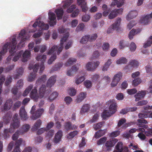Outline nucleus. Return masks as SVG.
I'll use <instances>...</instances> for the list:
<instances>
[{"instance_id":"412c9836","label":"nucleus","mask_w":152,"mask_h":152,"mask_svg":"<svg viewBox=\"0 0 152 152\" xmlns=\"http://www.w3.org/2000/svg\"><path fill=\"white\" fill-rule=\"evenodd\" d=\"M31 54L30 51L26 50L23 53L22 55V61L23 62H26L27 61Z\"/></svg>"},{"instance_id":"a878e982","label":"nucleus","mask_w":152,"mask_h":152,"mask_svg":"<svg viewBox=\"0 0 152 152\" xmlns=\"http://www.w3.org/2000/svg\"><path fill=\"white\" fill-rule=\"evenodd\" d=\"M58 19H61L64 13V11L62 9H57L55 11Z\"/></svg>"},{"instance_id":"39448f33","label":"nucleus","mask_w":152,"mask_h":152,"mask_svg":"<svg viewBox=\"0 0 152 152\" xmlns=\"http://www.w3.org/2000/svg\"><path fill=\"white\" fill-rule=\"evenodd\" d=\"M121 21V19L119 18H118L115 23L112 25L110 27L108 28L107 33L108 34L110 33L114 30H118L119 28Z\"/></svg>"},{"instance_id":"774afa93","label":"nucleus","mask_w":152,"mask_h":152,"mask_svg":"<svg viewBox=\"0 0 152 152\" xmlns=\"http://www.w3.org/2000/svg\"><path fill=\"white\" fill-rule=\"evenodd\" d=\"M120 132L119 131H116L112 132L110 136L111 137H114L118 136L120 134Z\"/></svg>"},{"instance_id":"393cba45","label":"nucleus","mask_w":152,"mask_h":152,"mask_svg":"<svg viewBox=\"0 0 152 152\" xmlns=\"http://www.w3.org/2000/svg\"><path fill=\"white\" fill-rule=\"evenodd\" d=\"M117 104L116 103H111L109 107V111H110L112 114L115 113L117 110Z\"/></svg>"},{"instance_id":"c03bdc74","label":"nucleus","mask_w":152,"mask_h":152,"mask_svg":"<svg viewBox=\"0 0 152 152\" xmlns=\"http://www.w3.org/2000/svg\"><path fill=\"white\" fill-rule=\"evenodd\" d=\"M89 35H85L83 36L80 42L82 44H85L88 41H89Z\"/></svg>"},{"instance_id":"5701e85b","label":"nucleus","mask_w":152,"mask_h":152,"mask_svg":"<svg viewBox=\"0 0 152 152\" xmlns=\"http://www.w3.org/2000/svg\"><path fill=\"white\" fill-rule=\"evenodd\" d=\"M86 94L84 92L80 93L77 96V98L76 100L77 103L81 102L86 97Z\"/></svg>"},{"instance_id":"0e129e2a","label":"nucleus","mask_w":152,"mask_h":152,"mask_svg":"<svg viewBox=\"0 0 152 152\" xmlns=\"http://www.w3.org/2000/svg\"><path fill=\"white\" fill-rule=\"evenodd\" d=\"M85 79V78L83 76H81L79 78L76 79L75 83L77 84H79L82 82H83Z\"/></svg>"},{"instance_id":"680f3d73","label":"nucleus","mask_w":152,"mask_h":152,"mask_svg":"<svg viewBox=\"0 0 152 152\" xmlns=\"http://www.w3.org/2000/svg\"><path fill=\"white\" fill-rule=\"evenodd\" d=\"M135 30L133 29L129 32V37L130 39L131 40L133 38V37L135 34Z\"/></svg>"},{"instance_id":"1a4fd4ad","label":"nucleus","mask_w":152,"mask_h":152,"mask_svg":"<svg viewBox=\"0 0 152 152\" xmlns=\"http://www.w3.org/2000/svg\"><path fill=\"white\" fill-rule=\"evenodd\" d=\"M48 15L49 19L50 20L49 23L51 26H53L56 23V15L53 12L49 13Z\"/></svg>"},{"instance_id":"58836bf2","label":"nucleus","mask_w":152,"mask_h":152,"mask_svg":"<svg viewBox=\"0 0 152 152\" xmlns=\"http://www.w3.org/2000/svg\"><path fill=\"white\" fill-rule=\"evenodd\" d=\"M23 53V50L20 51L19 52L16 54L15 53V55L14 56L13 58V61L15 62L17 61L19 59V58L21 57Z\"/></svg>"},{"instance_id":"dca6fc26","label":"nucleus","mask_w":152,"mask_h":152,"mask_svg":"<svg viewBox=\"0 0 152 152\" xmlns=\"http://www.w3.org/2000/svg\"><path fill=\"white\" fill-rule=\"evenodd\" d=\"M146 94V91H139L135 95V101L136 102L138 101L143 99Z\"/></svg>"},{"instance_id":"473e14b6","label":"nucleus","mask_w":152,"mask_h":152,"mask_svg":"<svg viewBox=\"0 0 152 152\" xmlns=\"http://www.w3.org/2000/svg\"><path fill=\"white\" fill-rule=\"evenodd\" d=\"M38 27L41 28L43 30H48L49 28V26L47 24H45L43 22L39 21V22Z\"/></svg>"},{"instance_id":"f3484780","label":"nucleus","mask_w":152,"mask_h":152,"mask_svg":"<svg viewBox=\"0 0 152 152\" xmlns=\"http://www.w3.org/2000/svg\"><path fill=\"white\" fill-rule=\"evenodd\" d=\"M56 76H53L49 78L47 83V88L49 87L48 88H50L54 85L56 80Z\"/></svg>"},{"instance_id":"6e6552de","label":"nucleus","mask_w":152,"mask_h":152,"mask_svg":"<svg viewBox=\"0 0 152 152\" xmlns=\"http://www.w3.org/2000/svg\"><path fill=\"white\" fill-rule=\"evenodd\" d=\"M152 18L150 14L141 16L139 22L143 25H147L150 22V20Z\"/></svg>"},{"instance_id":"9b49d317","label":"nucleus","mask_w":152,"mask_h":152,"mask_svg":"<svg viewBox=\"0 0 152 152\" xmlns=\"http://www.w3.org/2000/svg\"><path fill=\"white\" fill-rule=\"evenodd\" d=\"M63 132L61 130H58L55 135L53 140V142L54 143L57 144L61 140Z\"/></svg>"},{"instance_id":"bb28decb","label":"nucleus","mask_w":152,"mask_h":152,"mask_svg":"<svg viewBox=\"0 0 152 152\" xmlns=\"http://www.w3.org/2000/svg\"><path fill=\"white\" fill-rule=\"evenodd\" d=\"M46 75H45L42 76L36 81V84L37 85H38L41 83H45L46 80Z\"/></svg>"},{"instance_id":"aec40b11","label":"nucleus","mask_w":152,"mask_h":152,"mask_svg":"<svg viewBox=\"0 0 152 152\" xmlns=\"http://www.w3.org/2000/svg\"><path fill=\"white\" fill-rule=\"evenodd\" d=\"M47 58V56L46 55H41L40 54H38L36 59L37 61H41V65L40 66H44V63L45 61Z\"/></svg>"},{"instance_id":"a18cd8bd","label":"nucleus","mask_w":152,"mask_h":152,"mask_svg":"<svg viewBox=\"0 0 152 152\" xmlns=\"http://www.w3.org/2000/svg\"><path fill=\"white\" fill-rule=\"evenodd\" d=\"M104 123V122H101L95 124L93 126V128L96 130L99 129L101 128Z\"/></svg>"},{"instance_id":"e433bc0d","label":"nucleus","mask_w":152,"mask_h":152,"mask_svg":"<svg viewBox=\"0 0 152 152\" xmlns=\"http://www.w3.org/2000/svg\"><path fill=\"white\" fill-rule=\"evenodd\" d=\"M76 59L75 58H70L67 61L65 64V66H69L75 63L76 61Z\"/></svg>"},{"instance_id":"603ef678","label":"nucleus","mask_w":152,"mask_h":152,"mask_svg":"<svg viewBox=\"0 0 152 152\" xmlns=\"http://www.w3.org/2000/svg\"><path fill=\"white\" fill-rule=\"evenodd\" d=\"M141 82V79L139 78H137L135 79L133 81L132 83V85L135 86H137L140 84Z\"/></svg>"},{"instance_id":"7c9ffc66","label":"nucleus","mask_w":152,"mask_h":152,"mask_svg":"<svg viewBox=\"0 0 152 152\" xmlns=\"http://www.w3.org/2000/svg\"><path fill=\"white\" fill-rule=\"evenodd\" d=\"M114 2H113L111 4V5L114 6L115 5H117V7H121L124 3V0H119L118 1V0H113Z\"/></svg>"},{"instance_id":"ddd939ff","label":"nucleus","mask_w":152,"mask_h":152,"mask_svg":"<svg viewBox=\"0 0 152 152\" xmlns=\"http://www.w3.org/2000/svg\"><path fill=\"white\" fill-rule=\"evenodd\" d=\"M78 69L77 67H70L67 68L66 75L68 76H72L76 73Z\"/></svg>"},{"instance_id":"6e6d98bb","label":"nucleus","mask_w":152,"mask_h":152,"mask_svg":"<svg viewBox=\"0 0 152 152\" xmlns=\"http://www.w3.org/2000/svg\"><path fill=\"white\" fill-rule=\"evenodd\" d=\"M7 45H5L2 48V49L0 52V61L1 60V55L7 51Z\"/></svg>"},{"instance_id":"2eb2a0df","label":"nucleus","mask_w":152,"mask_h":152,"mask_svg":"<svg viewBox=\"0 0 152 152\" xmlns=\"http://www.w3.org/2000/svg\"><path fill=\"white\" fill-rule=\"evenodd\" d=\"M138 15V12L136 10H133L130 11L127 15L126 18L129 20L136 18Z\"/></svg>"},{"instance_id":"4be33fe9","label":"nucleus","mask_w":152,"mask_h":152,"mask_svg":"<svg viewBox=\"0 0 152 152\" xmlns=\"http://www.w3.org/2000/svg\"><path fill=\"white\" fill-rule=\"evenodd\" d=\"M14 132V129L12 128H10L9 129H5L4 132L3 137L4 138L6 139L8 138L10 136L9 133H12Z\"/></svg>"},{"instance_id":"bf43d9fd","label":"nucleus","mask_w":152,"mask_h":152,"mask_svg":"<svg viewBox=\"0 0 152 152\" xmlns=\"http://www.w3.org/2000/svg\"><path fill=\"white\" fill-rule=\"evenodd\" d=\"M89 41L90 42H93L97 38L98 36L96 33L92 34L91 36L89 35Z\"/></svg>"},{"instance_id":"c9c22d12","label":"nucleus","mask_w":152,"mask_h":152,"mask_svg":"<svg viewBox=\"0 0 152 152\" xmlns=\"http://www.w3.org/2000/svg\"><path fill=\"white\" fill-rule=\"evenodd\" d=\"M30 126L28 124H26L23 125L21 127L20 132L21 134L23 133L28 131L30 128Z\"/></svg>"},{"instance_id":"5fc2aeb1","label":"nucleus","mask_w":152,"mask_h":152,"mask_svg":"<svg viewBox=\"0 0 152 152\" xmlns=\"http://www.w3.org/2000/svg\"><path fill=\"white\" fill-rule=\"evenodd\" d=\"M21 134V132L19 131H17L12 136V139L13 140H16L18 138L20 134Z\"/></svg>"},{"instance_id":"6ab92c4d","label":"nucleus","mask_w":152,"mask_h":152,"mask_svg":"<svg viewBox=\"0 0 152 152\" xmlns=\"http://www.w3.org/2000/svg\"><path fill=\"white\" fill-rule=\"evenodd\" d=\"M23 142L22 138H19L16 142L15 147L12 152H20V146Z\"/></svg>"},{"instance_id":"4c0bfd02","label":"nucleus","mask_w":152,"mask_h":152,"mask_svg":"<svg viewBox=\"0 0 152 152\" xmlns=\"http://www.w3.org/2000/svg\"><path fill=\"white\" fill-rule=\"evenodd\" d=\"M139 64L138 61L135 59L130 60L129 63V65L131 66H138Z\"/></svg>"},{"instance_id":"7ed1b4c3","label":"nucleus","mask_w":152,"mask_h":152,"mask_svg":"<svg viewBox=\"0 0 152 152\" xmlns=\"http://www.w3.org/2000/svg\"><path fill=\"white\" fill-rule=\"evenodd\" d=\"M45 89V85H42L40 88L38 95L37 88L34 87L30 93L31 98L35 101H37L38 98H41L44 96Z\"/></svg>"},{"instance_id":"e2e57ef3","label":"nucleus","mask_w":152,"mask_h":152,"mask_svg":"<svg viewBox=\"0 0 152 152\" xmlns=\"http://www.w3.org/2000/svg\"><path fill=\"white\" fill-rule=\"evenodd\" d=\"M76 5H72L67 9V12L69 13H71L75 9Z\"/></svg>"},{"instance_id":"de8ad7c7","label":"nucleus","mask_w":152,"mask_h":152,"mask_svg":"<svg viewBox=\"0 0 152 152\" xmlns=\"http://www.w3.org/2000/svg\"><path fill=\"white\" fill-rule=\"evenodd\" d=\"M123 148V144L121 142H118L115 146V148L118 152H122Z\"/></svg>"},{"instance_id":"4468645a","label":"nucleus","mask_w":152,"mask_h":152,"mask_svg":"<svg viewBox=\"0 0 152 152\" xmlns=\"http://www.w3.org/2000/svg\"><path fill=\"white\" fill-rule=\"evenodd\" d=\"M77 3L78 5H81L82 11L86 12L87 11L88 7L85 0H77Z\"/></svg>"},{"instance_id":"09e8293b","label":"nucleus","mask_w":152,"mask_h":152,"mask_svg":"<svg viewBox=\"0 0 152 152\" xmlns=\"http://www.w3.org/2000/svg\"><path fill=\"white\" fill-rule=\"evenodd\" d=\"M68 94L71 96H73L75 95L76 91V90L72 88H69L68 90Z\"/></svg>"},{"instance_id":"8fccbe9b","label":"nucleus","mask_w":152,"mask_h":152,"mask_svg":"<svg viewBox=\"0 0 152 152\" xmlns=\"http://www.w3.org/2000/svg\"><path fill=\"white\" fill-rule=\"evenodd\" d=\"M26 33V31L25 30H22L21 31L20 33L19 34V37L23 41H25L26 39V38H24V35Z\"/></svg>"},{"instance_id":"49530a36","label":"nucleus","mask_w":152,"mask_h":152,"mask_svg":"<svg viewBox=\"0 0 152 152\" xmlns=\"http://www.w3.org/2000/svg\"><path fill=\"white\" fill-rule=\"evenodd\" d=\"M100 64L99 61H96V62H89L86 65V66H90L92 65L94 66H98Z\"/></svg>"},{"instance_id":"4d7b16f0","label":"nucleus","mask_w":152,"mask_h":152,"mask_svg":"<svg viewBox=\"0 0 152 152\" xmlns=\"http://www.w3.org/2000/svg\"><path fill=\"white\" fill-rule=\"evenodd\" d=\"M73 2V0H68L65 1L63 7L64 8H66L69 6Z\"/></svg>"},{"instance_id":"79ce46f5","label":"nucleus","mask_w":152,"mask_h":152,"mask_svg":"<svg viewBox=\"0 0 152 152\" xmlns=\"http://www.w3.org/2000/svg\"><path fill=\"white\" fill-rule=\"evenodd\" d=\"M58 95V93L56 92H54L52 93L49 97L48 100L51 101L57 97Z\"/></svg>"},{"instance_id":"cd10ccee","label":"nucleus","mask_w":152,"mask_h":152,"mask_svg":"<svg viewBox=\"0 0 152 152\" xmlns=\"http://www.w3.org/2000/svg\"><path fill=\"white\" fill-rule=\"evenodd\" d=\"M42 123V122L41 120L39 119L37 120L32 127V130L34 131L37 130L40 127Z\"/></svg>"},{"instance_id":"f257e3e1","label":"nucleus","mask_w":152,"mask_h":152,"mask_svg":"<svg viewBox=\"0 0 152 152\" xmlns=\"http://www.w3.org/2000/svg\"><path fill=\"white\" fill-rule=\"evenodd\" d=\"M69 36V34L68 33H66L61 38V40L60 43L58 47L57 45H54L49 50L48 53V55H51L54 53L55 54H53L48 60V64H51L56 59V50H57V54L58 55L62 51L64 43L66 41Z\"/></svg>"},{"instance_id":"3c124183","label":"nucleus","mask_w":152,"mask_h":152,"mask_svg":"<svg viewBox=\"0 0 152 152\" xmlns=\"http://www.w3.org/2000/svg\"><path fill=\"white\" fill-rule=\"evenodd\" d=\"M71 127L72 124L71 122L68 121L65 123L64 125V128L66 131H67L71 130Z\"/></svg>"},{"instance_id":"a19ab883","label":"nucleus","mask_w":152,"mask_h":152,"mask_svg":"<svg viewBox=\"0 0 152 152\" xmlns=\"http://www.w3.org/2000/svg\"><path fill=\"white\" fill-rule=\"evenodd\" d=\"M152 44V36H151L149 38L147 42L144 44L143 47L146 48L150 46Z\"/></svg>"},{"instance_id":"f03ea898","label":"nucleus","mask_w":152,"mask_h":152,"mask_svg":"<svg viewBox=\"0 0 152 152\" xmlns=\"http://www.w3.org/2000/svg\"><path fill=\"white\" fill-rule=\"evenodd\" d=\"M138 115L139 118L140 119L137 120V125L139 127H143L145 129H147L148 126L146 124L148 122L144 118L150 117L152 118V112L148 111L143 113H139Z\"/></svg>"},{"instance_id":"ea45409f","label":"nucleus","mask_w":152,"mask_h":152,"mask_svg":"<svg viewBox=\"0 0 152 152\" xmlns=\"http://www.w3.org/2000/svg\"><path fill=\"white\" fill-rule=\"evenodd\" d=\"M33 87V85L31 84L24 91L23 94V96H27Z\"/></svg>"},{"instance_id":"052dcab7","label":"nucleus","mask_w":152,"mask_h":152,"mask_svg":"<svg viewBox=\"0 0 152 152\" xmlns=\"http://www.w3.org/2000/svg\"><path fill=\"white\" fill-rule=\"evenodd\" d=\"M116 13L115 10L111 12L108 16L109 18L110 19H113L116 16Z\"/></svg>"},{"instance_id":"c756f323","label":"nucleus","mask_w":152,"mask_h":152,"mask_svg":"<svg viewBox=\"0 0 152 152\" xmlns=\"http://www.w3.org/2000/svg\"><path fill=\"white\" fill-rule=\"evenodd\" d=\"M105 134L104 130L100 129L95 133L94 137L96 139L99 138L104 135Z\"/></svg>"},{"instance_id":"f8f14e48","label":"nucleus","mask_w":152,"mask_h":152,"mask_svg":"<svg viewBox=\"0 0 152 152\" xmlns=\"http://www.w3.org/2000/svg\"><path fill=\"white\" fill-rule=\"evenodd\" d=\"M19 115L22 120H26L28 118L24 107L23 106L20 108V110Z\"/></svg>"},{"instance_id":"c85d7f7f","label":"nucleus","mask_w":152,"mask_h":152,"mask_svg":"<svg viewBox=\"0 0 152 152\" xmlns=\"http://www.w3.org/2000/svg\"><path fill=\"white\" fill-rule=\"evenodd\" d=\"M115 143L113 139H110L106 142L105 146L107 148H111L114 146Z\"/></svg>"},{"instance_id":"b1692460","label":"nucleus","mask_w":152,"mask_h":152,"mask_svg":"<svg viewBox=\"0 0 152 152\" xmlns=\"http://www.w3.org/2000/svg\"><path fill=\"white\" fill-rule=\"evenodd\" d=\"M23 67H20L19 69H16V73L14 76L15 79H18L20 76L22 75L23 72Z\"/></svg>"},{"instance_id":"0eeeda50","label":"nucleus","mask_w":152,"mask_h":152,"mask_svg":"<svg viewBox=\"0 0 152 152\" xmlns=\"http://www.w3.org/2000/svg\"><path fill=\"white\" fill-rule=\"evenodd\" d=\"M18 115L17 114H15L13 117V122L11 124V126L12 129H15L18 128L20 125V123L19 119L18 118Z\"/></svg>"},{"instance_id":"423d86ee","label":"nucleus","mask_w":152,"mask_h":152,"mask_svg":"<svg viewBox=\"0 0 152 152\" xmlns=\"http://www.w3.org/2000/svg\"><path fill=\"white\" fill-rule=\"evenodd\" d=\"M28 69L31 70L32 69L34 72L31 73L28 77V80L31 82L34 80L36 76V72H37L39 67H28Z\"/></svg>"},{"instance_id":"a211bd4d","label":"nucleus","mask_w":152,"mask_h":152,"mask_svg":"<svg viewBox=\"0 0 152 152\" xmlns=\"http://www.w3.org/2000/svg\"><path fill=\"white\" fill-rule=\"evenodd\" d=\"M13 101L11 99H9L7 100L4 106V109L5 111H7L10 109L12 106Z\"/></svg>"},{"instance_id":"338daca9","label":"nucleus","mask_w":152,"mask_h":152,"mask_svg":"<svg viewBox=\"0 0 152 152\" xmlns=\"http://www.w3.org/2000/svg\"><path fill=\"white\" fill-rule=\"evenodd\" d=\"M136 46L134 42H132L130 46V50L131 51H135L136 49Z\"/></svg>"},{"instance_id":"72a5a7b5","label":"nucleus","mask_w":152,"mask_h":152,"mask_svg":"<svg viewBox=\"0 0 152 152\" xmlns=\"http://www.w3.org/2000/svg\"><path fill=\"white\" fill-rule=\"evenodd\" d=\"M90 108V106L89 104H86L84 105L81 109L80 113L82 114L87 112L89 110Z\"/></svg>"},{"instance_id":"20e7f679","label":"nucleus","mask_w":152,"mask_h":152,"mask_svg":"<svg viewBox=\"0 0 152 152\" xmlns=\"http://www.w3.org/2000/svg\"><path fill=\"white\" fill-rule=\"evenodd\" d=\"M17 42L15 38H13L12 39L11 42H8L5 44L4 45L3 47L5 45H7V51L4 53L2 54V55L5 54L7 51V50L8 48L9 49V52L10 54V55L7 58V61H9L10 60L11 58V56L15 55V53H16L15 48H16V45ZM2 57H1V58Z\"/></svg>"},{"instance_id":"864d4df0","label":"nucleus","mask_w":152,"mask_h":152,"mask_svg":"<svg viewBox=\"0 0 152 152\" xmlns=\"http://www.w3.org/2000/svg\"><path fill=\"white\" fill-rule=\"evenodd\" d=\"M122 77V74L121 72H119L115 75L114 77L113 78L117 80L116 83H118L121 78Z\"/></svg>"},{"instance_id":"13d9d810","label":"nucleus","mask_w":152,"mask_h":152,"mask_svg":"<svg viewBox=\"0 0 152 152\" xmlns=\"http://www.w3.org/2000/svg\"><path fill=\"white\" fill-rule=\"evenodd\" d=\"M107 139V138L106 137H104L97 141V144L98 145L102 144L104 143Z\"/></svg>"},{"instance_id":"9d476101","label":"nucleus","mask_w":152,"mask_h":152,"mask_svg":"<svg viewBox=\"0 0 152 152\" xmlns=\"http://www.w3.org/2000/svg\"><path fill=\"white\" fill-rule=\"evenodd\" d=\"M44 111L43 108L38 109L36 111L33 113L31 118L33 120H35L39 118L42 115Z\"/></svg>"},{"instance_id":"f704fd0d","label":"nucleus","mask_w":152,"mask_h":152,"mask_svg":"<svg viewBox=\"0 0 152 152\" xmlns=\"http://www.w3.org/2000/svg\"><path fill=\"white\" fill-rule=\"evenodd\" d=\"M78 132H79L77 130L71 132L67 135L66 137L68 139L72 138L78 134Z\"/></svg>"},{"instance_id":"37998d69","label":"nucleus","mask_w":152,"mask_h":152,"mask_svg":"<svg viewBox=\"0 0 152 152\" xmlns=\"http://www.w3.org/2000/svg\"><path fill=\"white\" fill-rule=\"evenodd\" d=\"M127 62V59L125 57H121L117 61L116 63L118 64H126Z\"/></svg>"},{"instance_id":"2f4dec72","label":"nucleus","mask_w":152,"mask_h":152,"mask_svg":"<svg viewBox=\"0 0 152 152\" xmlns=\"http://www.w3.org/2000/svg\"><path fill=\"white\" fill-rule=\"evenodd\" d=\"M113 114L109 110H104L102 114V117L104 119H106L107 117H110Z\"/></svg>"},{"instance_id":"69168bd1","label":"nucleus","mask_w":152,"mask_h":152,"mask_svg":"<svg viewBox=\"0 0 152 152\" xmlns=\"http://www.w3.org/2000/svg\"><path fill=\"white\" fill-rule=\"evenodd\" d=\"M137 90L135 88L131 89H128L127 90V93L129 95L134 94L137 92Z\"/></svg>"}]
</instances>
